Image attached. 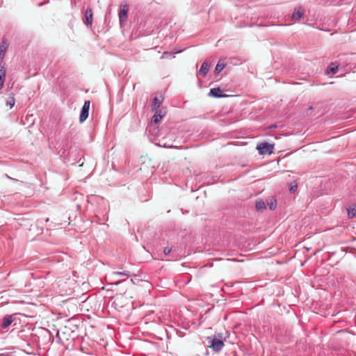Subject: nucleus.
<instances>
[{
    "mask_svg": "<svg viewBox=\"0 0 356 356\" xmlns=\"http://www.w3.org/2000/svg\"><path fill=\"white\" fill-rule=\"evenodd\" d=\"M297 184L294 185V186H291V188H290V191L291 193H294L296 189H297Z\"/></svg>",
    "mask_w": 356,
    "mask_h": 356,
    "instance_id": "23",
    "label": "nucleus"
},
{
    "mask_svg": "<svg viewBox=\"0 0 356 356\" xmlns=\"http://www.w3.org/2000/svg\"><path fill=\"white\" fill-rule=\"evenodd\" d=\"M255 207L257 211L266 209V203L262 200H257L255 203Z\"/></svg>",
    "mask_w": 356,
    "mask_h": 356,
    "instance_id": "16",
    "label": "nucleus"
},
{
    "mask_svg": "<svg viewBox=\"0 0 356 356\" xmlns=\"http://www.w3.org/2000/svg\"><path fill=\"white\" fill-rule=\"evenodd\" d=\"M305 13V10L302 7L296 8L291 15V19L298 21L300 19Z\"/></svg>",
    "mask_w": 356,
    "mask_h": 356,
    "instance_id": "5",
    "label": "nucleus"
},
{
    "mask_svg": "<svg viewBox=\"0 0 356 356\" xmlns=\"http://www.w3.org/2000/svg\"><path fill=\"white\" fill-rule=\"evenodd\" d=\"M225 67V64L223 63H220V61L217 63L215 67V73H220Z\"/></svg>",
    "mask_w": 356,
    "mask_h": 356,
    "instance_id": "17",
    "label": "nucleus"
},
{
    "mask_svg": "<svg viewBox=\"0 0 356 356\" xmlns=\"http://www.w3.org/2000/svg\"><path fill=\"white\" fill-rule=\"evenodd\" d=\"M348 216L350 218L356 216V207L348 209Z\"/></svg>",
    "mask_w": 356,
    "mask_h": 356,
    "instance_id": "18",
    "label": "nucleus"
},
{
    "mask_svg": "<svg viewBox=\"0 0 356 356\" xmlns=\"http://www.w3.org/2000/svg\"><path fill=\"white\" fill-rule=\"evenodd\" d=\"M172 54L171 53H169V52H164L163 54V55L161 56V58H168V56H172Z\"/></svg>",
    "mask_w": 356,
    "mask_h": 356,
    "instance_id": "22",
    "label": "nucleus"
},
{
    "mask_svg": "<svg viewBox=\"0 0 356 356\" xmlns=\"http://www.w3.org/2000/svg\"><path fill=\"white\" fill-rule=\"evenodd\" d=\"M172 249L170 248L166 247L163 250V253L165 255L168 254L171 252Z\"/></svg>",
    "mask_w": 356,
    "mask_h": 356,
    "instance_id": "21",
    "label": "nucleus"
},
{
    "mask_svg": "<svg viewBox=\"0 0 356 356\" xmlns=\"http://www.w3.org/2000/svg\"><path fill=\"white\" fill-rule=\"evenodd\" d=\"M209 67H210V64L208 63L207 62H204L202 64V66L200 67V69L199 70V71L197 72V76H201L202 77H204L208 73L209 70Z\"/></svg>",
    "mask_w": 356,
    "mask_h": 356,
    "instance_id": "7",
    "label": "nucleus"
},
{
    "mask_svg": "<svg viewBox=\"0 0 356 356\" xmlns=\"http://www.w3.org/2000/svg\"><path fill=\"white\" fill-rule=\"evenodd\" d=\"M85 23L87 25L91 26L92 24V11L91 8H88L85 13Z\"/></svg>",
    "mask_w": 356,
    "mask_h": 356,
    "instance_id": "11",
    "label": "nucleus"
},
{
    "mask_svg": "<svg viewBox=\"0 0 356 356\" xmlns=\"http://www.w3.org/2000/svg\"><path fill=\"white\" fill-rule=\"evenodd\" d=\"M257 149L261 155L270 154L274 149V145L268 143H261L257 145Z\"/></svg>",
    "mask_w": 356,
    "mask_h": 356,
    "instance_id": "1",
    "label": "nucleus"
},
{
    "mask_svg": "<svg viewBox=\"0 0 356 356\" xmlns=\"http://www.w3.org/2000/svg\"><path fill=\"white\" fill-rule=\"evenodd\" d=\"M338 69H339L338 65L337 64L332 63L328 66V67L327 69V74H334L338 72Z\"/></svg>",
    "mask_w": 356,
    "mask_h": 356,
    "instance_id": "14",
    "label": "nucleus"
},
{
    "mask_svg": "<svg viewBox=\"0 0 356 356\" xmlns=\"http://www.w3.org/2000/svg\"><path fill=\"white\" fill-rule=\"evenodd\" d=\"M90 102L89 100L85 101L84 104L81 108L79 121L80 122H83L88 117L89 109H90Z\"/></svg>",
    "mask_w": 356,
    "mask_h": 356,
    "instance_id": "2",
    "label": "nucleus"
},
{
    "mask_svg": "<svg viewBox=\"0 0 356 356\" xmlns=\"http://www.w3.org/2000/svg\"><path fill=\"white\" fill-rule=\"evenodd\" d=\"M162 101H163L162 98L159 99V98L155 97L154 98L152 104V111L157 110L160 107V106L162 103Z\"/></svg>",
    "mask_w": 356,
    "mask_h": 356,
    "instance_id": "13",
    "label": "nucleus"
},
{
    "mask_svg": "<svg viewBox=\"0 0 356 356\" xmlns=\"http://www.w3.org/2000/svg\"><path fill=\"white\" fill-rule=\"evenodd\" d=\"M13 321V318L11 315H6L3 317L1 327L3 329L7 328Z\"/></svg>",
    "mask_w": 356,
    "mask_h": 356,
    "instance_id": "10",
    "label": "nucleus"
},
{
    "mask_svg": "<svg viewBox=\"0 0 356 356\" xmlns=\"http://www.w3.org/2000/svg\"><path fill=\"white\" fill-rule=\"evenodd\" d=\"M115 275H119V276H125L127 277H129L131 276V274L129 271H124V272H115Z\"/></svg>",
    "mask_w": 356,
    "mask_h": 356,
    "instance_id": "20",
    "label": "nucleus"
},
{
    "mask_svg": "<svg viewBox=\"0 0 356 356\" xmlns=\"http://www.w3.org/2000/svg\"><path fill=\"white\" fill-rule=\"evenodd\" d=\"M209 96L220 98L225 97L226 95L223 94V91L220 88H211L209 93Z\"/></svg>",
    "mask_w": 356,
    "mask_h": 356,
    "instance_id": "6",
    "label": "nucleus"
},
{
    "mask_svg": "<svg viewBox=\"0 0 356 356\" xmlns=\"http://www.w3.org/2000/svg\"><path fill=\"white\" fill-rule=\"evenodd\" d=\"M129 10V6L128 5H122L120 7V10L119 13V19L120 24H122L123 22H125L127 21V13Z\"/></svg>",
    "mask_w": 356,
    "mask_h": 356,
    "instance_id": "4",
    "label": "nucleus"
},
{
    "mask_svg": "<svg viewBox=\"0 0 356 356\" xmlns=\"http://www.w3.org/2000/svg\"><path fill=\"white\" fill-rule=\"evenodd\" d=\"M277 128V125L276 124H273V125H270V127H268V129H275Z\"/></svg>",
    "mask_w": 356,
    "mask_h": 356,
    "instance_id": "24",
    "label": "nucleus"
},
{
    "mask_svg": "<svg viewBox=\"0 0 356 356\" xmlns=\"http://www.w3.org/2000/svg\"><path fill=\"white\" fill-rule=\"evenodd\" d=\"M6 74V69L4 65H0V89L3 88L4 79Z\"/></svg>",
    "mask_w": 356,
    "mask_h": 356,
    "instance_id": "12",
    "label": "nucleus"
},
{
    "mask_svg": "<svg viewBox=\"0 0 356 356\" xmlns=\"http://www.w3.org/2000/svg\"><path fill=\"white\" fill-rule=\"evenodd\" d=\"M155 111H156V113L152 116V120H151L152 124L159 123L163 117V114H162V111L161 110H155Z\"/></svg>",
    "mask_w": 356,
    "mask_h": 356,
    "instance_id": "9",
    "label": "nucleus"
},
{
    "mask_svg": "<svg viewBox=\"0 0 356 356\" xmlns=\"http://www.w3.org/2000/svg\"><path fill=\"white\" fill-rule=\"evenodd\" d=\"M8 43L6 40H3L0 43V57L3 59L8 48Z\"/></svg>",
    "mask_w": 356,
    "mask_h": 356,
    "instance_id": "8",
    "label": "nucleus"
},
{
    "mask_svg": "<svg viewBox=\"0 0 356 356\" xmlns=\"http://www.w3.org/2000/svg\"><path fill=\"white\" fill-rule=\"evenodd\" d=\"M7 105L10 106V108H12L15 105V98L13 97H10L8 99L6 102Z\"/></svg>",
    "mask_w": 356,
    "mask_h": 356,
    "instance_id": "19",
    "label": "nucleus"
},
{
    "mask_svg": "<svg viewBox=\"0 0 356 356\" xmlns=\"http://www.w3.org/2000/svg\"><path fill=\"white\" fill-rule=\"evenodd\" d=\"M210 347L216 352H219L224 346V342L222 339L213 337L211 341Z\"/></svg>",
    "mask_w": 356,
    "mask_h": 356,
    "instance_id": "3",
    "label": "nucleus"
},
{
    "mask_svg": "<svg viewBox=\"0 0 356 356\" xmlns=\"http://www.w3.org/2000/svg\"><path fill=\"white\" fill-rule=\"evenodd\" d=\"M266 203L270 210H274L277 207V200L273 197L267 200Z\"/></svg>",
    "mask_w": 356,
    "mask_h": 356,
    "instance_id": "15",
    "label": "nucleus"
}]
</instances>
